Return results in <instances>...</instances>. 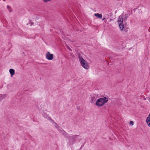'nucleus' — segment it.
<instances>
[{"label": "nucleus", "mask_w": 150, "mask_h": 150, "mask_svg": "<svg viewBox=\"0 0 150 150\" xmlns=\"http://www.w3.org/2000/svg\"><path fill=\"white\" fill-rule=\"evenodd\" d=\"M60 132L62 134V133H63V132H61V131H60Z\"/></svg>", "instance_id": "412c9836"}, {"label": "nucleus", "mask_w": 150, "mask_h": 150, "mask_svg": "<svg viewBox=\"0 0 150 150\" xmlns=\"http://www.w3.org/2000/svg\"><path fill=\"white\" fill-rule=\"evenodd\" d=\"M43 0L44 2H46V3L47 2L50 1H49V0Z\"/></svg>", "instance_id": "f3484780"}, {"label": "nucleus", "mask_w": 150, "mask_h": 150, "mask_svg": "<svg viewBox=\"0 0 150 150\" xmlns=\"http://www.w3.org/2000/svg\"><path fill=\"white\" fill-rule=\"evenodd\" d=\"M82 147H81L80 148V149H79V150H81L82 149Z\"/></svg>", "instance_id": "aec40b11"}, {"label": "nucleus", "mask_w": 150, "mask_h": 150, "mask_svg": "<svg viewBox=\"0 0 150 150\" xmlns=\"http://www.w3.org/2000/svg\"><path fill=\"white\" fill-rule=\"evenodd\" d=\"M44 117L45 118H46L47 119V118H48V117H49V116H47V115H46V114H45L43 115Z\"/></svg>", "instance_id": "4468645a"}, {"label": "nucleus", "mask_w": 150, "mask_h": 150, "mask_svg": "<svg viewBox=\"0 0 150 150\" xmlns=\"http://www.w3.org/2000/svg\"><path fill=\"white\" fill-rule=\"evenodd\" d=\"M129 15V14L128 13L126 14L125 15L122 14L119 17L117 22L120 29L121 31L123 29L124 30H125L123 22H125V21L127 20V18Z\"/></svg>", "instance_id": "f257e3e1"}, {"label": "nucleus", "mask_w": 150, "mask_h": 150, "mask_svg": "<svg viewBox=\"0 0 150 150\" xmlns=\"http://www.w3.org/2000/svg\"><path fill=\"white\" fill-rule=\"evenodd\" d=\"M84 143H84V144H83V145H81V147H83L84 146Z\"/></svg>", "instance_id": "a211bd4d"}, {"label": "nucleus", "mask_w": 150, "mask_h": 150, "mask_svg": "<svg viewBox=\"0 0 150 150\" xmlns=\"http://www.w3.org/2000/svg\"><path fill=\"white\" fill-rule=\"evenodd\" d=\"M9 72L11 75V76H12L15 74V70L13 69H11L9 70Z\"/></svg>", "instance_id": "0eeeda50"}, {"label": "nucleus", "mask_w": 150, "mask_h": 150, "mask_svg": "<svg viewBox=\"0 0 150 150\" xmlns=\"http://www.w3.org/2000/svg\"><path fill=\"white\" fill-rule=\"evenodd\" d=\"M80 64L81 66L84 69H89V66L87 62L84 60V59L82 60L80 62Z\"/></svg>", "instance_id": "20e7f679"}, {"label": "nucleus", "mask_w": 150, "mask_h": 150, "mask_svg": "<svg viewBox=\"0 0 150 150\" xmlns=\"http://www.w3.org/2000/svg\"><path fill=\"white\" fill-rule=\"evenodd\" d=\"M59 131L63 132L62 134L70 140L69 142L71 144H72L76 142V140L75 138L76 137L78 136V135L70 134V135H68V134L62 129H60Z\"/></svg>", "instance_id": "f03ea898"}, {"label": "nucleus", "mask_w": 150, "mask_h": 150, "mask_svg": "<svg viewBox=\"0 0 150 150\" xmlns=\"http://www.w3.org/2000/svg\"><path fill=\"white\" fill-rule=\"evenodd\" d=\"M54 126L55 127L58 129L59 131L60 129H59L60 127L57 124V123L56 122L54 123Z\"/></svg>", "instance_id": "9d476101"}, {"label": "nucleus", "mask_w": 150, "mask_h": 150, "mask_svg": "<svg viewBox=\"0 0 150 150\" xmlns=\"http://www.w3.org/2000/svg\"><path fill=\"white\" fill-rule=\"evenodd\" d=\"M78 58L79 59L80 62L84 59L82 57L81 55L79 54H78Z\"/></svg>", "instance_id": "6e6552de"}, {"label": "nucleus", "mask_w": 150, "mask_h": 150, "mask_svg": "<svg viewBox=\"0 0 150 150\" xmlns=\"http://www.w3.org/2000/svg\"><path fill=\"white\" fill-rule=\"evenodd\" d=\"M51 0H49V1H51Z\"/></svg>", "instance_id": "4be33fe9"}, {"label": "nucleus", "mask_w": 150, "mask_h": 150, "mask_svg": "<svg viewBox=\"0 0 150 150\" xmlns=\"http://www.w3.org/2000/svg\"><path fill=\"white\" fill-rule=\"evenodd\" d=\"M130 125H133V124H134L133 122V121H130Z\"/></svg>", "instance_id": "dca6fc26"}, {"label": "nucleus", "mask_w": 150, "mask_h": 150, "mask_svg": "<svg viewBox=\"0 0 150 150\" xmlns=\"http://www.w3.org/2000/svg\"><path fill=\"white\" fill-rule=\"evenodd\" d=\"M106 18H104L102 19V20H105Z\"/></svg>", "instance_id": "6ab92c4d"}, {"label": "nucleus", "mask_w": 150, "mask_h": 150, "mask_svg": "<svg viewBox=\"0 0 150 150\" xmlns=\"http://www.w3.org/2000/svg\"><path fill=\"white\" fill-rule=\"evenodd\" d=\"M47 119H48L49 120H50V122L54 124V123L55 122L51 118V117H48V118H47Z\"/></svg>", "instance_id": "9b49d317"}, {"label": "nucleus", "mask_w": 150, "mask_h": 150, "mask_svg": "<svg viewBox=\"0 0 150 150\" xmlns=\"http://www.w3.org/2000/svg\"><path fill=\"white\" fill-rule=\"evenodd\" d=\"M67 49L70 51H72V50L71 49V48L69 47L68 46H67Z\"/></svg>", "instance_id": "2eb2a0df"}, {"label": "nucleus", "mask_w": 150, "mask_h": 150, "mask_svg": "<svg viewBox=\"0 0 150 150\" xmlns=\"http://www.w3.org/2000/svg\"><path fill=\"white\" fill-rule=\"evenodd\" d=\"M94 16L98 18H101L102 17V14H99L98 13H95L94 14Z\"/></svg>", "instance_id": "423d86ee"}, {"label": "nucleus", "mask_w": 150, "mask_h": 150, "mask_svg": "<svg viewBox=\"0 0 150 150\" xmlns=\"http://www.w3.org/2000/svg\"><path fill=\"white\" fill-rule=\"evenodd\" d=\"M95 99V97L94 96L91 97V103H93L94 100H96V99Z\"/></svg>", "instance_id": "f8f14e48"}, {"label": "nucleus", "mask_w": 150, "mask_h": 150, "mask_svg": "<svg viewBox=\"0 0 150 150\" xmlns=\"http://www.w3.org/2000/svg\"><path fill=\"white\" fill-rule=\"evenodd\" d=\"M6 96V94H0V97H1V98L0 100H1L4 98H5Z\"/></svg>", "instance_id": "1a4fd4ad"}, {"label": "nucleus", "mask_w": 150, "mask_h": 150, "mask_svg": "<svg viewBox=\"0 0 150 150\" xmlns=\"http://www.w3.org/2000/svg\"><path fill=\"white\" fill-rule=\"evenodd\" d=\"M108 99L106 97L100 98L96 102V104L98 106H101L104 105L108 101Z\"/></svg>", "instance_id": "7ed1b4c3"}, {"label": "nucleus", "mask_w": 150, "mask_h": 150, "mask_svg": "<svg viewBox=\"0 0 150 150\" xmlns=\"http://www.w3.org/2000/svg\"><path fill=\"white\" fill-rule=\"evenodd\" d=\"M7 9L9 10L10 12H12V10L11 9V7L8 5L7 6Z\"/></svg>", "instance_id": "ddd939ff"}, {"label": "nucleus", "mask_w": 150, "mask_h": 150, "mask_svg": "<svg viewBox=\"0 0 150 150\" xmlns=\"http://www.w3.org/2000/svg\"><path fill=\"white\" fill-rule=\"evenodd\" d=\"M46 57L47 59L48 60H52L53 58V54H51L48 52H47L46 55Z\"/></svg>", "instance_id": "39448f33"}]
</instances>
